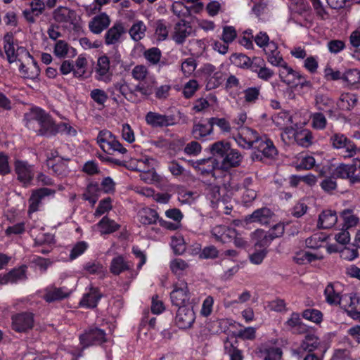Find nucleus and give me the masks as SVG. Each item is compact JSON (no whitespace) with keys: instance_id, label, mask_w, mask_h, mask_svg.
<instances>
[{"instance_id":"obj_1","label":"nucleus","mask_w":360,"mask_h":360,"mask_svg":"<svg viewBox=\"0 0 360 360\" xmlns=\"http://www.w3.org/2000/svg\"><path fill=\"white\" fill-rule=\"evenodd\" d=\"M4 50L9 63H20L19 71L22 77L30 79L37 78L40 70L37 62L30 53L22 46L15 49L9 42L4 45Z\"/></svg>"},{"instance_id":"obj_2","label":"nucleus","mask_w":360,"mask_h":360,"mask_svg":"<svg viewBox=\"0 0 360 360\" xmlns=\"http://www.w3.org/2000/svg\"><path fill=\"white\" fill-rule=\"evenodd\" d=\"M26 127L41 136H51L56 129L50 115L40 108L34 107L25 115Z\"/></svg>"},{"instance_id":"obj_3","label":"nucleus","mask_w":360,"mask_h":360,"mask_svg":"<svg viewBox=\"0 0 360 360\" xmlns=\"http://www.w3.org/2000/svg\"><path fill=\"white\" fill-rule=\"evenodd\" d=\"M170 292L172 303L179 307H194L199 302V299L195 297L188 290V283L185 281H179L173 284Z\"/></svg>"},{"instance_id":"obj_4","label":"nucleus","mask_w":360,"mask_h":360,"mask_svg":"<svg viewBox=\"0 0 360 360\" xmlns=\"http://www.w3.org/2000/svg\"><path fill=\"white\" fill-rule=\"evenodd\" d=\"M158 162L155 159L147 156L139 159H132L129 162V167L135 171L141 172V179L148 184H152L159 180V176L155 172Z\"/></svg>"},{"instance_id":"obj_5","label":"nucleus","mask_w":360,"mask_h":360,"mask_svg":"<svg viewBox=\"0 0 360 360\" xmlns=\"http://www.w3.org/2000/svg\"><path fill=\"white\" fill-rule=\"evenodd\" d=\"M254 151L251 155L253 161H264V159H273L277 155L273 141L266 135L261 136V139L254 146Z\"/></svg>"},{"instance_id":"obj_6","label":"nucleus","mask_w":360,"mask_h":360,"mask_svg":"<svg viewBox=\"0 0 360 360\" xmlns=\"http://www.w3.org/2000/svg\"><path fill=\"white\" fill-rule=\"evenodd\" d=\"M330 143L334 149L342 150V155L345 158H353L359 152V148L345 134L339 132L332 134Z\"/></svg>"},{"instance_id":"obj_7","label":"nucleus","mask_w":360,"mask_h":360,"mask_svg":"<svg viewBox=\"0 0 360 360\" xmlns=\"http://www.w3.org/2000/svg\"><path fill=\"white\" fill-rule=\"evenodd\" d=\"M97 143L100 148L108 154H113L115 152L120 154L127 153V149L110 131H101L97 136Z\"/></svg>"},{"instance_id":"obj_8","label":"nucleus","mask_w":360,"mask_h":360,"mask_svg":"<svg viewBox=\"0 0 360 360\" xmlns=\"http://www.w3.org/2000/svg\"><path fill=\"white\" fill-rule=\"evenodd\" d=\"M79 340L83 347H87L94 345H101L106 342L107 338L105 330L96 326H91L79 336Z\"/></svg>"},{"instance_id":"obj_9","label":"nucleus","mask_w":360,"mask_h":360,"mask_svg":"<svg viewBox=\"0 0 360 360\" xmlns=\"http://www.w3.org/2000/svg\"><path fill=\"white\" fill-rule=\"evenodd\" d=\"M258 133L249 127H243L240 131L234 136V140L238 146L244 149L253 148L255 144L261 139Z\"/></svg>"},{"instance_id":"obj_10","label":"nucleus","mask_w":360,"mask_h":360,"mask_svg":"<svg viewBox=\"0 0 360 360\" xmlns=\"http://www.w3.org/2000/svg\"><path fill=\"white\" fill-rule=\"evenodd\" d=\"M113 72L111 70L110 58L106 55L99 56L95 67V78L104 83L112 81Z\"/></svg>"},{"instance_id":"obj_11","label":"nucleus","mask_w":360,"mask_h":360,"mask_svg":"<svg viewBox=\"0 0 360 360\" xmlns=\"http://www.w3.org/2000/svg\"><path fill=\"white\" fill-rule=\"evenodd\" d=\"M34 316L30 312H20L11 316V327L18 333H25L32 328Z\"/></svg>"},{"instance_id":"obj_12","label":"nucleus","mask_w":360,"mask_h":360,"mask_svg":"<svg viewBox=\"0 0 360 360\" xmlns=\"http://www.w3.org/2000/svg\"><path fill=\"white\" fill-rule=\"evenodd\" d=\"M17 179L24 186H28L34 178V168L27 161L17 160L14 163Z\"/></svg>"},{"instance_id":"obj_13","label":"nucleus","mask_w":360,"mask_h":360,"mask_svg":"<svg viewBox=\"0 0 360 360\" xmlns=\"http://www.w3.org/2000/svg\"><path fill=\"white\" fill-rule=\"evenodd\" d=\"M53 16L56 22L65 27L71 25L75 27L78 21L77 13L64 6H59L55 9Z\"/></svg>"},{"instance_id":"obj_14","label":"nucleus","mask_w":360,"mask_h":360,"mask_svg":"<svg viewBox=\"0 0 360 360\" xmlns=\"http://www.w3.org/2000/svg\"><path fill=\"white\" fill-rule=\"evenodd\" d=\"M194 307H179L175 316V324L183 330L191 328L195 320Z\"/></svg>"},{"instance_id":"obj_15","label":"nucleus","mask_w":360,"mask_h":360,"mask_svg":"<svg viewBox=\"0 0 360 360\" xmlns=\"http://www.w3.org/2000/svg\"><path fill=\"white\" fill-rule=\"evenodd\" d=\"M343 286L340 283H330L327 285L324 290L326 302L332 306L340 307L343 299Z\"/></svg>"},{"instance_id":"obj_16","label":"nucleus","mask_w":360,"mask_h":360,"mask_svg":"<svg viewBox=\"0 0 360 360\" xmlns=\"http://www.w3.org/2000/svg\"><path fill=\"white\" fill-rule=\"evenodd\" d=\"M55 193V190L48 188H41L34 191L29 199V213L37 212L39 208L42 200L45 197L53 196Z\"/></svg>"},{"instance_id":"obj_17","label":"nucleus","mask_w":360,"mask_h":360,"mask_svg":"<svg viewBox=\"0 0 360 360\" xmlns=\"http://www.w3.org/2000/svg\"><path fill=\"white\" fill-rule=\"evenodd\" d=\"M333 175L340 179H347L352 183L360 181V177L356 174L354 160L351 164H340L333 172Z\"/></svg>"},{"instance_id":"obj_18","label":"nucleus","mask_w":360,"mask_h":360,"mask_svg":"<svg viewBox=\"0 0 360 360\" xmlns=\"http://www.w3.org/2000/svg\"><path fill=\"white\" fill-rule=\"evenodd\" d=\"M214 128L211 123V117L207 121L201 120L195 122L192 129V135L195 139L207 140V137L213 134Z\"/></svg>"},{"instance_id":"obj_19","label":"nucleus","mask_w":360,"mask_h":360,"mask_svg":"<svg viewBox=\"0 0 360 360\" xmlns=\"http://www.w3.org/2000/svg\"><path fill=\"white\" fill-rule=\"evenodd\" d=\"M202 73L206 77L207 80V86L210 89L217 87L222 82V73L217 71L216 68L210 64H205L201 68Z\"/></svg>"},{"instance_id":"obj_20","label":"nucleus","mask_w":360,"mask_h":360,"mask_svg":"<svg viewBox=\"0 0 360 360\" xmlns=\"http://www.w3.org/2000/svg\"><path fill=\"white\" fill-rule=\"evenodd\" d=\"M124 33L123 25L121 22L115 23L105 34V44L108 46L120 44Z\"/></svg>"},{"instance_id":"obj_21","label":"nucleus","mask_w":360,"mask_h":360,"mask_svg":"<svg viewBox=\"0 0 360 360\" xmlns=\"http://www.w3.org/2000/svg\"><path fill=\"white\" fill-rule=\"evenodd\" d=\"M192 32L193 29L190 24L181 20L175 24L172 37L176 44H181L191 34Z\"/></svg>"},{"instance_id":"obj_22","label":"nucleus","mask_w":360,"mask_h":360,"mask_svg":"<svg viewBox=\"0 0 360 360\" xmlns=\"http://www.w3.org/2000/svg\"><path fill=\"white\" fill-rule=\"evenodd\" d=\"M274 214L268 207H262L254 211L250 215L246 217L247 222H257L262 225L269 224Z\"/></svg>"},{"instance_id":"obj_23","label":"nucleus","mask_w":360,"mask_h":360,"mask_svg":"<svg viewBox=\"0 0 360 360\" xmlns=\"http://www.w3.org/2000/svg\"><path fill=\"white\" fill-rule=\"evenodd\" d=\"M71 292L72 290L66 287L57 288L54 285H50L44 290L43 297L46 302H51L66 298L70 295Z\"/></svg>"},{"instance_id":"obj_24","label":"nucleus","mask_w":360,"mask_h":360,"mask_svg":"<svg viewBox=\"0 0 360 360\" xmlns=\"http://www.w3.org/2000/svg\"><path fill=\"white\" fill-rule=\"evenodd\" d=\"M146 122L153 127H167L174 124L172 117L155 112H148L146 114Z\"/></svg>"},{"instance_id":"obj_25","label":"nucleus","mask_w":360,"mask_h":360,"mask_svg":"<svg viewBox=\"0 0 360 360\" xmlns=\"http://www.w3.org/2000/svg\"><path fill=\"white\" fill-rule=\"evenodd\" d=\"M250 69L257 73V77L264 81H268L274 75V72L265 65L264 60L259 58H254L252 61Z\"/></svg>"},{"instance_id":"obj_26","label":"nucleus","mask_w":360,"mask_h":360,"mask_svg":"<svg viewBox=\"0 0 360 360\" xmlns=\"http://www.w3.org/2000/svg\"><path fill=\"white\" fill-rule=\"evenodd\" d=\"M110 24V19L105 13H100L94 16L89 22V28L90 31L95 34H101Z\"/></svg>"},{"instance_id":"obj_27","label":"nucleus","mask_w":360,"mask_h":360,"mask_svg":"<svg viewBox=\"0 0 360 360\" xmlns=\"http://www.w3.org/2000/svg\"><path fill=\"white\" fill-rule=\"evenodd\" d=\"M211 233L217 240L228 243L236 236V230L226 226L217 225L212 229Z\"/></svg>"},{"instance_id":"obj_28","label":"nucleus","mask_w":360,"mask_h":360,"mask_svg":"<svg viewBox=\"0 0 360 360\" xmlns=\"http://www.w3.org/2000/svg\"><path fill=\"white\" fill-rule=\"evenodd\" d=\"M192 166L202 174H212V175H214L212 174L213 171L219 167L216 159L214 158L193 161Z\"/></svg>"},{"instance_id":"obj_29","label":"nucleus","mask_w":360,"mask_h":360,"mask_svg":"<svg viewBox=\"0 0 360 360\" xmlns=\"http://www.w3.org/2000/svg\"><path fill=\"white\" fill-rule=\"evenodd\" d=\"M264 53L266 56L267 61L273 66L278 67L285 62L282 55L278 51L277 44L271 41V43L264 48Z\"/></svg>"},{"instance_id":"obj_30","label":"nucleus","mask_w":360,"mask_h":360,"mask_svg":"<svg viewBox=\"0 0 360 360\" xmlns=\"http://www.w3.org/2000/svg\"><path fill=\"white\" fill-rule=\"evenodd\" d=\"M340 307L349 316L352 311H356L360 308V297L354 292L344 294Z\"/></svg>"},{"instance_id":"obj_31","label":"nucleus","mask_w":360,"mask_h":360,"mask_svg":"<svg viewBox=\"0 0 360 360\" xmlns=\"http://www.w3.org/2000/svg\"><path fill=\"white\" fill-rule=\"evenodd\" d=\"M101 297V295L98 292V288L90 287L88 291L84 294L79 304L85 308H94L97 306Z\"/></svg>"},{"instance_id":"obj_32","label":"nucleus","mask_w":360,"mask_h":360,"mask_svg":"<svg viewBox=\"0 0 360 360\" xmlns=\"http://www.w3.org/2000/svg\"><path fill=\"white\" fill-rule=\"evenodd\" d=\"M113 87L115 89L119 91L128 101L138 103L141 101V98L134 94L132 88H131L129 84L124 79L115 82L113 84Z\"/></svg>"},{"instance_id":"obj_33","label":"nucleus","mask_w":360,"mask_h":360,"mask_svg":"<svg viewBox=\"0 0 360 360\" xmlns=\"http://www.w3.org/2000/svg\"><path fill=\"white\" fill-rule=\"evenodd\" d=\"M338 221L336 212L332 210H324L319 215L318 226L321 229H330Z\"/></svg>"},{"instance_id":"obj_34","label":"nucleus","mask_w":360,"mask_h":360,"mask_svg":"<svg viewBox=\"0 0 360 360\" xmlns=\"http://www.w3.org/2000/svg\"><path fill=\"white\" fill-rule=\"evenodd\" d=\"M131 267L132 264L126 261L123 257L117 256L112 259L110 270L112 274L119 275L121 273L130 269Z\"/></svg>"},{"instance_id":"obj_35","label":"nucleus","mask_w":360,"mask_h":360,"mask_svg":"<svg viewBox=\"0 0 360 360\" xmlns=\"http://www.w3.org/2000/svg\"><path fill=\"white\" fill-rule=\"evenodd\" d=\"M137 217L139 221L143 225L155 224L158 219L157 212L148 207H144L140 210Z\"/></svg>"},{"instance_id":"obj_36","label":"nucleus","mask_w":360,"mask_h":360,"mask_svg":"<svg viewBox=\"0 0 360 360\" xmlns=\"http://www.w3.org/2000/svg\"><path fill=\"white\" fill-rule=\"evenodd\" d=\"M101 235L110 234L117 231L120 226L108 217H103L96 224Z\"/></svg>"},{"instance_id":"obj_37","label":"nucleus","mask_w":360,"mask_h":360,"mask_svg":"<svg viewBox=\"0 0 360 360\" xmlns=\"http://www.w3.org/2000/svg\"><path fill=\"white\" fill-rule=\"evenodd\" d=\"M242 160V155L235 149H229L223 159L221 167L228 169L238 166Z\"/></svg>"},{"instance_id":"obj_38","label":"nucleus","mask_w":360,"mask_h":360,"mask_svg":"<svg viewBox=\"0 0 360 360\" xmlns=\"http://www.w3.org/2000/svg\"><path fill=\"white\" fill-rule=\"evenodd\" d=\"M356 96L352 93H343L337 103L338 108L343 111L350 110L356 103Z\"/></svg>"},{"instance_id":"obj_39","label":"nucleus","mask_w":360,"mask_h":360,"mask_svg":"<svg viewBox=\"0 0 360 360\" xmlns=\"http://www.w3.org/2000/svg\"><path fill=\"white\" fill-rule=\"evenodd\" d=\"M315 105L318 110L328 112L330 116L333 115V101L328 96L323 94L316 95Z\"/></svg>"},{"instance_id":"obj_40","label":"nucleus","mask_w":360,"mask_h":360,"mask_svg":"<svg viewBox=\"0 0 360 360\" xmlns=\"http://www.w3.org/2000/svg\"><path fill=\"white\" fill-rule=\"evenodd\" d=\"M68 53H71L72 56L77 54L76 50L70 46L69 44L64 40H58L54 46L53 53L60 58H65Z\"/></svg>"},{"instance_id":"obj_41","label":"nucleus","mask_w":360,"mask_h":360,"mask_svg":"<svg viewBox=\"0 0 360 360\" xmlns=\"http://www.w3.org/2000/svg\"><path fill=\"white\" fill-rule=\"evenodd\" d=\"M205 192L207 200L210 201V206L212 208L217 207L221 198L219 187L210 184L207 186Z\"/></svg>"},{"instance_id":"obj_42","label":"nucleus","mask_w":360,"mask_h":360,"mask_svg":"<svg viewBox=\"0 0 360 360\" xmlns=\"http://www.w3.org/2000/svg\"><path fill=\"white\" fill-rule=\"evenodd\" d=\"M4 275L7 284L17 283L26 279V266H22L19 268L14 269Z\"/></svg>"},{"instance_id":"obj_43","label":"nucleus","mask_w":360,"mask_h":360,"mask_svg":"<svg viewBox=\"0 0 360 360\" xmlns=\"http://www.w3.org/2000/svg\"><path fill=\"white\" fill-rule=\"evenodd\" d=\"M252 238L255 241V246L264 248L272 241L269 232H265L262 229H257L254 231L252 233Z\"/></svg>"},{"instance_id":"obj_44","label":"nucleus","mask_w":360,"mask_h":360,"mask_svg":"<svg viewBox=\"0 0 360 360\" xmlns=\"http://www.w3.org/2000/svg\"><path fill=\"white\" fill-rule=\"evenodd\" d=\"M294 261L298 264H305L315 260L323 259V256L319 254L313 253L309 251H300L294 257Z\"/></svg>"},{"instance_id":"obj_45","label":"nucleus","mask_w":360,"mask_h":360,"mask_svg":"<svg viewBox=\"0 0 360 360\" xmlns=\"http://www.w3.org/2000/svg\"><path fill=\"white\" fill-rule=\"evenodd\" d=\"M88 59L86 54H80L77 58L74 65V77H82L87 70Z\"/></svg>"},{"instance_id":"obj_46","label":"nucleus","mask_w":360,"mask_h":360,"mask_svg":"<svg viewBox=\"0 0 360 360\" xmlns=\"http://www.w3.org/2000/svg\"><path fill=\"white\" fill-rule=\"evenodd\" d=\"M169 267L174 274L181 276L187 272L189 264L181 258H174L170 261Z\"/></svg>"},{"instance_id":"obj_47","label":"nucleus","mask_w":360,"mask_h":360,"mask_svg":"<svg viewBox=\"0 0 360 360\" xmlns=\"http://www.w3.org/2000/svg\"><path fill=\"white\" fill-rule=\"evenodd\" d=\"M272 120L274 124L280 129L292 124V117L287 111H281L275 114Z\"/></svg>"},{"instance_id":"obj_48","label":"nucleus","mask_w":360,"mask_h":360,"mask_svg":"<svg viewBox=\"0 0 360 360\" xmlns=\"http://www.w3.org/2000/svg\"><path fill=\"white\" fill-rule=\"evenodd\" d=\"M146 26L143 21L137 20L131 27L129 33L131 39L136 41L142 39L146 34Z\"/></svg>"},{"instance_id":"obj_49","label":"nucleus","mask_w":360,"mask_h":360,"mask_svg":"<svg viewBox=\"0 0 360 360\" xmlns=\"http://www.w3.org/2000/svg\"><path fill=\"white\" fill-rule=\"evenodd\" d=\"M316 161L313 156L307 153H301L295 161V167L297 169H310L315 165Z\"/></svg>"},{"instance_id":"obj_50","label":"nucleus","mask_w":360,"mask_h":360,"mask_svg":"<svg viewBox=\"0 0 360 360\" xmlns=\"http://www.w3.org/2000/svg\"><path fill=\"white\" fill-rule=\"evenodd\" d=\"M260 352L264 360H281L282 351L278 347L262 346Z\"/></svg>"},{"instance_id":"obj_51","label":"nucleus","mask_w":360,"mask_h":360,"mask_svg":"<svg viewBox=\"0 0 360 360\" xmlns=\"http://www.w3.org/2000/svg\"><path fill=\"white\" fill-rule=\"evenodd\" d=\"M289 8L292 12L294 17H295L296 14L306 17L309 10L306 0H290Z\"/></svg>"},{"instance_id":"obj_52","label":"nucleus","mask_w":360,"mask_h":360,"mask_svg":"<svg viewBox=\"0 0 360 360\" xmlns=\"http://www.w3.org/2000/svg\"><path fill=\"white\" fill-rule=\"evenodd\" d=\"M243 103L247 105L255 104L260 96V88L249 87L243 91Z\"/></svg>"},{"instance_id":"obj_53","label":"nucleus","mask_w":360,"mask_h":360,"mask_svg":"<svg viewBox=\"0 0 360 360\" xmlns=\"http://www.w3.org/2000/svg\"><path fill=\"white\" fill-rule=\"evenodd\" d=\"M320 345L319 339L314 334H307L301 343V348L304 351L313 352Z\"/></svg>"},{"instance_id":"obj_54","label":"nucleus","mask_w":360,"mask_h":360,"mask_svg":"<svg viewBox=\"0 0 360 360\" xmlns=\"http://www.w3.org/2000/svg\"><path fill=\"white\" fill-rule=\"evenodd\" d=\"M143 56L146 61L151 65H158L161 59V51L156 47H153L143 52Z\"/></svg>"},{"instance_id":"obj_55","label":"nucleus","mask_w":360,"mask_h":360,"mask_svg":"<svg viewBox=\"0 0 360 360\" xmlns=\"http://www.w3.org/2000/svg\"><path fill=\"white\" fill-rule=\"evenodd\" d=\"M350 44L354 48L352 56L360 60V26L353 31L349 37Z\"/></svg>"},{"instance_id":"obj_56","label":"nucleus","mask_w":360,"mask_h":360,"mask_svg":"<svg viewBox=\"0 0 360 360\" xmlns=\"http://www.w3.org/2000/svg\"><path fill=\"white\" fill-rule=\"evenodd\" d=\"M281 139L286 144H290L296 141L297 132L292 124L287 126L286 128H282Z\"/></svg>"},{"instance_id":"obj_57","label":"nucleus","mask_w":360,"mask_h":360,"mask_svg":"<svg viewBox=\"0 0 360 360\" xmlns=\"http://www.w3.org/2000/svg\"><path fill=\"white\" fill-rule=\"evenodd\" d=\"M89 248L88 243L85 241H79L73 245L70 250L69 258L70 260H74L83 255Z\"/></svg>"},{"instance_id":"obj_58","label":"nucleus","mask_w":360,"mask_h":360,"mask_svg":"<svg viewBox=\"0 0 360 360\" xmlns=\"http://www.w3.org/2000/svg\"><path fill=\"white\" fill-rule=\"evenodd\" d=\"M344 221L343 228L348 229L356 226L359 223V218L349 210H345L342 212Z\"/></svg>"},{"instance_id":"obj_59","label":"nucleus","mask_w":360,"mask_h":360,"mask_svg":"<svg viewBox=\"0 0 360 360\" xmlns=\"http://www.w3.org/2000/svg\"><path fill=\"white\" fill-rule=\"evenodd\" d=\"M149 71L144 65H137L131 70V77L136 81L143 82L148 77Z\"/></svg>"},{"instance_id":"obj_60","label":"nucleus","mask_w":360,"mask_h":360,"mask_svg":"<svg viewBox=\"0 0 360 360\" xmlns=\"http://www.w3.org/2000/svg\"><path fill=\"white\" fill-rule=\"evenodd\" d=\"M170 245L176 255H181L186 250V245L184 238L181 235L172 237Z\"/></svg>"},{"instance_id":"obj_61","label":"nucleus","mask_w":360,"mask_h":360,"mask_svg":"<svg viewBox=\"0 0 360 360\" xmlns=\"http://www.w3.org/2000/svg\"><path fill=\"white\" fill-rule=\"evenodd\" d=\"M302 317L306 320L319 324L323 320V314L318 309H307L302 312Z\"/></svg>"},{"instance_id":"obj_62","label":"nucleus","mask_w":360,"mask_h":360,"mask_svg":"<svg viewBox=\"0 0 360 360\" xmlns=\"http://www.w3.org/2000/svg\"><path fill=\"white\" fill-rule=\"evenodd\" d=\"M197 68V63L193 58H187L181 62V70L185 77H190Z\"/></svg>"},{"instance_id":"obj_63","label":"nucleus","mask_w":360,"mask_h":360,"mask_svg":"<svg viewBox=\"0 0 360 360\" xmlns=\"http://www.w3.org/2000/svg\"><path fill=\"white\" fill-rule=\"evenodd\" d=\"M91 98L98 105L103 106L108 101L107 93L101 89H94L90 92Z\"/></svg>"},{"instance_id":"obj_64","label":"nucleus","mask_w":360,"mask_h":360,"mask_svg":"<svg viewBox=\"0 0 360 360\" xmlns=\"http://www.w3.org/2000/svg\"><path fill=\"white\" fill-rule=\"evenodd\" d=\"M342 80L353 85L360 82V71L357 69L347 70L342 76Z\"/></svg>"}]
</instances>
